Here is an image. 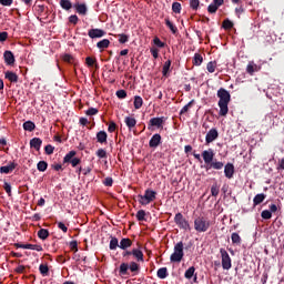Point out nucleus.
<instances>
[{"instance_id":"nucleus-1","label":"nucleus","mask_w":284,"mask_h":284,"mask_svg":"<svg viewBox=\"0 0 284 284\" xmlns=\"http://www.w3.org/2000/svg\"><path fill=\"white\" fill-rule=\"evenodd\" d=\"M217 97L220 98L217 105L220 108V116H227V113L230 112V102L232 101V95L230 94V91H226L224 88H220L217 90Z\"/></svg>"},{"instance_id":"nucleus-2","label":"nucleus","mask_w":284,"mask_h":284,"mask_svg":"<svg viewBox=\"0 0 284 284\" xmlns=\"http://www.w3.org/2000/svg\"><path fill=\"white\" fill-rule=\"evenodd\" d=\"M128 270L132 272L133 276H136V274L141 272V265L136 262H130V264L122 263L119 268L120 276H126V274H130Z\"/></svg>"},{"instance_id":"nucleus-3","label":"nucleus","mask_w":284,"mask_h":284,"mask_svg":"<svg viewBox=\"0 0 284 284\" xmlns=\"http://www.w3.org/2000/svg\"><path fill=\"white\" fill-rule=\"evenodd\" d=\"M211 225H212V223L205 216H197L194 220V230H195V232L205 233V232H207V230H210Z\"/></svg>"},{"instance_id":"nucleus-4","label":"nucleus","mask_w":284,"mask_h":284,"mask_svg":"<svg viewBox=\"0 0 284 284\" xmlns=\"http://www.w3.org/2000/svg\"><path fill=\"white\" fill-rule=\"evenodd\" d=\"M183 248V242H178L174 245L173 253L170 256L171 263H181L183 261V256H185Z\"/></svg>"},{"instance_id":"nucleus-5","label":"nucleus","mask_w":284,"mask_h":284,"mask_svg":"<svg viewBox=\"0 0 284 284\" xmlns=\"http://www.w3.org/2000/svg\"><path fill=\"white\" fill-rule=\"evenodd\" d=\"M138 201L140 205H150V203L156 201V192L146 189L144 195H138Z\"/></svg>"},{"instance_id":"nucleus-6","label":"nucleus","mask_w":284,"mask_h":284,"mask_svg":"<svg viewBox=\"0 0 284 284\" xmlns=\"http://www.w3.org/2000/svg\"><path fill=\"white\" fill-rule=\"evenodd\" d=\"M174 223L178 225L180 230H184V232H192V226L190 225V221L183 216V213H176L174 216Z\"/></svg>"},{"instance_id":"nucleus-7","label":"nucleus","mask_w":284,"mask_h":284,"mask_svg":"<svg viewBox=\"0 0 284 284\" xmlns=\"http://www.w3.org/2000/svg\"><path fill=\"white\" fill-rule=\"evenodd\" d=\"M74 156H77V151H70L64 155L63 163H71L72 168L81 165V159Z\"/></svg>"},{"instance_id":"nucleus-8","label":"nucleus","mask_w":284,"mask_h":284,"mask_svg":"<svg viewBox=\"0 0 284 284\" xmlns=\"http://www.w3.org/2000/svg\"><path fill=\"white\" fill-rule=\"evenodd\" d=\"M221 258H222V267L223 270H232V257L225 248L220 250Z\"/></svg>"},{"instance_id":"nucleus-9","label":"nucleus","mask_w":284,"mask_h":284,"mask_svg":"<svg viewBox=\"0 0 284 284\" xmlns=\"http://www.w3.org/2000/svg\"><path fill=\"white\" fill-rule=\"evenodd\" d=\"M164 123L165 116L152 118L148 123V130H152V128H158V130H162Z\"/></svg>"},{"instance_id":"nucleus-10","label":"nucleus","mask_w":284,"mask_h":284,"mask_svg":"<svg viewBox=\"0 0 284 284\" xmlns=\"http://www.w3.org/2000/svg\"><path fill=\"white\" fill-rule=\"evenodd\" d=\"M202 158L205 165L211 164L214 161V150L209 149L202 152Z\"/></svg>"},{"instance_id":"nucleus-11","label":"nucleus","mask_w":284,"mask_h":284,"mask_svg":"<svg viewBox=\"0 0 284 284\" xmlns=\"http://www.w3.org/2000/svg\"><path fill=\"white\" fill-rule=\"evenodd\" d=\"M88 37H90V39H101L105 37V31L102 29H90L88 31Z\"/></svg>"},{"instance_id":"nucleus-12","label":"nucleus","mask_w":284,"mask_h":284,"mask_svg":"<svg viewBox=\"0 0 284 284\" xmlns=\"http://www.w3.org/2000/svg\"><path fill=\"white\" fill-rule=\"evenodd\" d=\"M219 139V131L216 129H211L205 136V141L207 144L213 143Z\"/></svg>"},{"instance_id":"nucleus-13","label":"nucleus","mask_w":284,"mask_h":284,"mask_svg":"<svg viewBox=\"0 0 284 284\" xmlns=\"http://www.w3.org/2000/svg\"><path fill=\"white\" fill-rule=\"evenodd\" d=\"M160 143H161V134L155 133V134H153V136L149 141V148L156 149V148H159Z\"/></svg>"},{"instance_id":"nucleus-14","label":"nucleus","mask_w":284,"mask_h":284,"mask_svg":"<svg viewBox=\"0 0 284 284\" xmlns=\"http://www.w3.org/2000/svg\"><path fill=\"white\" fill-rule=\"evenodd\" d=\"M3 59L7 65H14V53L12 51H4Z\"/></svg>"},{"instance_id":"nucleus-15","label":"nucleus","mask_w":284,"mask_h":284,"mask_svg":"<svg viewBox=\"0 0 284 284\" xmlns=\"http://www.w3.org/2000/svg\"><path fill=\"white\" fill-rule=\"evenodd\" d=\"M16 169H17V163L10 162L8 165L0 168V174H10V172H12Z\"/></svg>"},{"instance_id":"nucleus-16","label":"nucleus","mask_w":284,"mask_h":284,"mask_svg":"<svg viewBox=\"0 0 284 284\" xmlns=\"http://www.w3.org/2000/svg\"><path fill=\"white\" fill-rule=\"evenodd\" d=\"M224 174H225L226 179H234V164L227 163L224 166Z\"/></svg>"},{"instance_id":"nucleus-17","label":"nucleus","mask_w":284,"mask_h":284,"mask_svg":"<svg viewBox=\"0 0 284 284\" xmlns=\"http://www.w3.org/2000/svg\"><path fill=\"white\" fill-rule=\"evenodd\" d=\"M73 8H75L78 14H82L83 17L88 14V7L85 6V3H75Z\"/></svg>"},{"instance_id":"nucleus-18","label":"nucleus","mask_w":284,"mask_h":284,"mask_svg":"<svg viewBox=\"0 0 284 284\" xmlns=\"http://www.w3.org/2000/svg\"><path fill=\"white\" fill-rule=\"evenodd\" d=\"M224 165L225 164L223 162L214 160L213 162H211L205 168H206V170H223Z\"/></svg>"},{"instance_id":"nucleus-19","label":"nucleus","mask_w":284,"mask_h":284,"mask_svg":"<svg viewBox=\"0 0 284 284\" xmlns=\"http://www.w3.org/2000/svg\"><path fill=\"white\" fill-rule=\"evenodd\" d=\"M43 141L40 138H33L30 140V146L39 152L41 150Z\"/></svg>"},{"instance_id":"nucleus-20","label":"nucleus","mask_w":284,"mask_h":284,"mask_svg":"<svg viewBox=\"0 0 284 284\" xmlns=\"http://www.w3.org/2000/svg\"><path fill=\"white\" fill-rule=\"evenodd\" d=\"M4 78L8 79V81H10V83H19V75H17V73H14L12 71H7L4 73Z\"/></svg>"},{"instance_id":"nucleus-21","label":"nucleus","mask_w":284,"mask_h":284,"mask_svg":"<svg viewBox=\"0 0 284 284\" xmlns=\"http://www.w3.org/2000/svg\"><path fill=\"white\" fill-rule=\"evenodd\" d=\"M97 141H98V143H101V145L108 143V133L105 131L98 132Z\"/></svg>"},{"instance_id":"nucleus-22","label":"nucleus","mask_w":284,"mask_h":284,"mask_svg":"<svg viewBox=\"0 0 284 284\" xmlns=\"http://www.w3.org/2000/svg\"><path fill=\"white\" fill-rule=\"evenodd\" d=\"M120 250H128L129 247H132V240H130L129 237H123L120 241V245H119Z\"/></svg>"},{"instance_id":"nucleus-23","label":"nucleus","mask_w":284,"mask_h":284,"mask_svg":"<svg viewBox=\"0 0 284 284\" xmlns=\"http://www.w3.org/2000/svg\"><path fill=\"white\" fill-rule=\"evenodd\" d=\"M132 256L138 261V263H143L145 260L143 258V251L139 248L132 250Z\"/></svg>"},{"instance_id":"nucleus-24","label":"nucleus","mask_w":284,"mask_h":284,"mask_svg":"<svg viewBox=\"0 0 284 284\" xmlns=\"http://www.w3.org/2000/svg\"><path fill=\"white\" fill-rule=\"evenodd\" d=\"M267 195H265V193H260L256 194L253 199V205L254 207H256V205H261V203H263V201H265Z\"/></svg>"},{"instance_id":"nucleus-25","label":"nucleus","mask_w":284,"mask_h":284,"mask_svg":"<svg viewBox=\"0 0 284 284\" xmlns=\"http://www.w3.org/2000/svg\"><path fill=\"white\" fill-rule=\"evenodd\" d=\"M170 68H172V60H168L164 62L163 68H162V75L168 78L170 77Z\"/></svg>"},{"instance_id":"nucleus-26","label":"nucleus","mask_w":284,"mask_h":284,"mask_svg":"<svg viewBox=\"0 0 284 284\" xmlns=\"http://www.w3.org/2000/svg\"><path fill=\"white\" fill-rule=\"evenodd\" d=\"M260 68L256 63L250 62L246 67L247 74H251V77L254 74V72H258Z\"/></svg>"},{"instance_id":"nucleus-27","label":"nucleus","mask_w":284,"mask_h":284,"mask_svg":"<svg viewBox=\"0 0 284 284\" xmlns=\"http://www.w3.org/2000/svg\"><path fill=\"white\" fill-rule=\"evenodd\" d=\"M124 123L129 128V130H132V128H136V119L132 116H126L124 119Z\"/></svg>"},{"instance_id":"nucleus-28","label":"nucleus","mask_w":284,"mask_h":284,"mask_svg":"<svg viewBox=\"0 0 284 284\" xmlns=\"http://www.w3.org/2000/svg\"><path fill=\"white\" fill-rule=\"evenodd\" d=\"M164 21L165 26L171 30L172 34H176V32H179V28H176V26L170 21V18H165Z\"/></svg>"},{"instance_id":"nucleus-29","label":"nucleus","mask_w":284,"mask_h":284,"mask_svg":"<svg viewBox=\"0 0 284 284\" xmlns=\"http://www.w3.org/2000/svg\"><path fill=\"white\" fill-rule=\"evenodd\" d=\"M133 105L135 110H141V108H143V98H141V95H135Z\"/></svg>"},{"instance_id":"nucleus-30","label":"nucleus","mask_w":284,"mask_h":284,"mask_svg":"<svg viewBox=\"0 0 284 284\" xmlns=\"http://www.w3.org/2000/svg\"><path fill=\"white\" fill-rule=\"evenodd\" d=\"M156 276H158V278H161V280L168 278V276H169L168 267L159 268L156 272Z\"/></svg>"},{"instance_id":"nucleus-31","label":"nucleus","mask_w":284,"mask_h":284,"mask_svg":"<svg viewBox=\"0 0 284 284\" xmlns=\"http://www.w3.org/2000/svg\"><path fill=\"white\" fill-rule=\"evenodd\" d=\"M50 236V231L48 229H40L38 231V237L41 239V241H45Z\"/></svg>"},{"instance_id":"nucleus-32","label":"nucleus","mask_w":284,"mask_h":284,"mask_svg":"<svg viewBox=\"0 0 284 284\" xmlns=\"http://www.w3.org/2000/svg\"><path fill=\"white\" fill-rule=\"evenodd\" d=\"M196 272V267L194 266H190L185 273H184V277L190 281L193 276H194V273Z\"/></svg>"},{"instance_id":"nucleus-33","label":"nucleus","mask_w":284,"mask_h":284,"mask_svg":"<svg viewBox=\"0 0 284 284\" xmlns=\"http://www.w3.org/2000/svg\"><path fill=\"white\" fill-rule=\"evenodd\" d=\"M97 48H99V50H105L106 48H110V40L103 39V40L99 41L97 43Z\"/></svg>"},{"instance_id":"nucleus-34","label":"nucleus","mask_w":284,"mask_h":284,"mask_svg":"<svg viewBox=\"0 0 284 284\" xmlns=\"http://www.w3.org/2000/svg\"><path fill=\"white\" fill-rule=\"evenodd\" d=\"M85 63L89 68H93V65H95V70H99V64H97V59H94L92 57H87Z\"/></svg>"},{"instance_id":"nucleus-35","label":"nucleus","mask_w":284,"mask_h":284,"mask_svg":"<svg viewBox=\"0 0 284 284\" xmlns=\"http://www.w3.org/2000/svg\"><path fill=\"white\" fill-rule=\"evenodd\" d=\"M34 128H37V125L32 121H27L23 123V130H26V132H33Z\"/></svg>"},{"instance_id":"nucleus-36","label":"nucleus","mask_w":284,"mask_h":284,"mask_svg":"<svg viewBox=\"0 0 284 284\" xmlns=\"http://www.w3.org/2000/svg\"><path fill=\"white\" fill-rule=\"evenodd\" d=\"M62 10H72V2L70 0H60Z\"/></svg>"},{"instance_id":"nucleus-37","label":"nucleus","mask_w":284,"mask_h":284,"mask_svg":"<svg viewBox=\"0 0 284 284\" xmlns=\"http://www.w3.org/2000/svg\"><path fill=\"white\" fill-rule=\"evenodd\" d=\"M39 271L42 276H48L50 274V267H48V264H40Z\"/></svg>"},{"instance_id":"nucleus-38","label":"nucleus","mask_w":284,"mask_h":284,"mask_svg":"<svg viewBox=\"0 0 284 284\" xmlns=\"http://www.w3.org/2000/svg\"><path fill=\"white\" fill-rule=\"evenodd\" d=\"M222 28L224 30H232V28H234V22H232V20L230 19H225L223 22H222Z\"/></svg>"},{"instance_id":"nucleus-39","label":"nucleus","mask_w":284,"mask_h":284,"mask_svg":"<svg viewBox=\"0 0 284 284\" xmlns=\"http://www.w3.org/2000/svg\"><path fill=\"white\" fill-rule=\"evenodd\" d=\"M216 61H210L207 64H206V70L207 72H210L211 74H213V72H216Z\"/></svg>"},{"instance_id":"nucleus-40","label":"nucleus","mask_w":284,"mask_h":284,"mask_svg":"<svg viewBox=\"0 0 284 284\" xmlns=\"http://www.w3.org/2000/svg\"><path fill=\"white\" fill-rule=\"evenodd\" d=\"M203 63V55L195 53L193 57V65H201Z\"/></svg>"},{"instance_id":"nucleus-41","label":"nucleus","mask_w":284,"mask_h":284,"mask_svg":"<svg viewBox=\"0 0 284 284\" xmlns=\"http://www.w3.org/2000/svg\"><path fill=\"white\" fill-rule=\"evenodd\" d=\"M27 250H34L36 252H43V246L39 244H26Z\"/></svg>"},{"instance_id":"nucleus-42","label":"nucleus","mask_w":284,"mask_h":284,"mask_svg":"<svg viewBox=\"0 0 284 284\" xmlns=\"http://www.w3.org/2000/svg\"><path fill=\"white\" fill-rule=\"evenodd\" d=\"M231 240L233 245H241V235L239 233H232Z\"/></svg>"},{"instance_id":"nucleus-43","label":"nucleus","mask_w":284,"mask_h":284,"mask_svg":"<svg viewBox=\"0 0 284 284\" xmlns=\"http://www.w3.org/2000/svg\"><path fill=\"white\" fill-rule=\"evenodd\" d=\"M119 239L116 237H111L110 240V244H109V248L110 250H116V247H119Z\"/></svg>"},{"instance_id":"nucleus-44","label":"nucleus","mask_w":284,"mask_h":284,"mask_svg":"<svg viewBox=\"0 0 284 284\" xmlns=\"http://www.w3.org/2000/svg\"><path fill=\"white\" fill-rule=\"evenodd\" d=\"M181 2H173L172 3V12H174L175 14H181Z\"/></svg>"},{"instance_id":"nucleus-45","label":"nucleus","mask_w":284,"mask_h":284,"mask_svg":"<svg viewBox=\"0 0 284 284\" xmlns=\"http://www.w3.org/2000/svg\"><path fill=\"white\" fill-rule=\"evenodd\" d=\"M37 168H38L39 172H45V170H48V162L40 161V162H38Z\"/></svg>"},{"instance_id":"nucleus-46","label":"nucleus","mask_w":284,"mask_h":284,"mask_svg":"<svg viewBox=\"0 0 284 284\" xmlns=\"http://www.w3.org/2000/svg\"><path fill=\"white\" fill-rule=\"evenodd\" d=\"M95 154L98 159H108V151L105 149H99Z\"/></svg>"},{"instance_id":"nucleus-47","label":"nucleus","mask_w":284,"mask_h":284,"mask_svg":"<svg viewBox=\"0 0 284 284\" xmlns=\"http://www.w3.org/2000/svg\"><path fill=\"white\" fill-rule=\"evenodd\" d=\"M192 105H194V100H191L187 104H185L181 111L180 114H185V112L190 111V108H192Z\"/></svg>"},{"instance_id":"nucleus-48","label":"nucleus","mask_w":284,"mask_h":284,"mask_svg":"<svg viewBox=\"0 0 284 284\" xmlns=\"http://www.w3.org/2000/svg\"><path fill=\"white\" fill-rule=\"evenodd\" d=\"M219 192H220V186H219L217 183H214L211 186V194H212V196H219Z\"/></svg>"},{"instance_id":"nucleus-49","label":"nucleus","mask_w":284,"mask_h":284,"mask_svg":"<svg viewBox=\"0 0 284 284\" xmlns=\"http://www.w3.org/2000/svg\"><path fill=\"white\" fill-rule=\"evenodd\" d=\"M85 114H87V116H94V115L99 114V109H97V108H89L85 111Z\"/></svg>"},{"instance_id":"nucleus-50","label":"nucleus","mask_w":284,"mask_h":284,"mask_svg":"<svg viewBox=\"0 0 284 284\" xmlns=\"http://www.w3.org/2000/svg\"><path fill=\"white\" fill-rule=\"evenodd\" d=\"M62 61H64V63H74V57H72V55L69 54V53H65V54L62 57Z\"/></svg>"},{"instance_id":"nucleus-51","label":"nucleus","mask_w":284,"mask_h":284,"mask_svg":"<svg viewBox=\"0 0 284 284\" xmlns=\"http://www.w3.org/2000/svg\"><path fill=\"white\" fill-rule=\"evenodd\" d=\"M217 10H219V7L214 2L209 4L207 7V12H210V14H216Z\"/></svg>"},{"instance_id":"nucleus-52","label":"nucleus","mask_w":284,"mask_h":284,"mask_svg":"<svg viewBox=\"0 0 284 284\" xmlns=\"http://www.w3.org/2000/svg\"><path fill=\"white\" fill-rule=\"evenodd\" d=\"M261 216L265 221H270V219H272V212L268 210H264V211H262Z\"/></svg>"},{"instance_id":"nucleus-53","label":"nucleus","mask_w":284,"mask_h":284,"mask_svg":"<svg viewBox=\"0 0 284 284\" xmlns=\"http://www.w3.org/2000/svg\"><path fill=\"white\" fill-rule=\"evenodd\" d=\"M118 37H119V43H128V41H130V37H128V34L120 33L118 34Z\"/></svg>"},{"instance_id":"nucleus-54","label":"nucleus","mask_w":284,"mask_h":284,"mask_svg":"<svg viewBox=\"0 0 284 284\" xmlns=\"http://www.w3.org/2000/svg\"><path fill=\"white\" fill-rule=\"evenodd\" d=\"M102 183L105 187H112V185H114V180L112 178H105Z\"/></svg>"},{"instance_id":"nucleus-55","label":"nucleus","mask_w":284,"mask_h":284,"mask_svg":"<svg viewBox=\"0 0 284 284\" xmlns=\"http://www.w3.org/2000/svg\"><path fill=\"white\" fill-rule=\"evenodd\" d=\"M145 215H146L145 211L144 210H140V211L136 212L135 216H136L138 221H145Z\"/></svg>"},{"instance_id":"nucleus-56","label":"nucleus","mask_w":284,"mask_h":284,"mask_svg":"<svg viewBox=\"0 0 284 284\" xmlns=\"http://www.w3.org/2000/svg\"><path fill=\"white\" fill-rule=\"evenodd\" d=\"M115 97H118V99H125L128 97V92L123 89L118 90L115 92Z\"/></svg>"},{"instance_id":"nucleus-57","label":"nucleus","mask_w":284,"mask_h":284,"mask_svg":"<svg viewBox=\"0 0 284 284\" xmlns=\"http://www.w3.org/2000/svg\"><path fill=\"white\" fill-rule=\"evenodd\" d=\"M3 190L7 192L8 196H12V185H10V183L4 182Z\"/></svg>"},{"instance_id":"nucleus-58","label":"nucleus","mask_w":284,"mask_h":284,"mask_svg":"<svg viewBox=\"0 0 284 284\" xmlns=\"http://www.w3.org/2000/svg\"><path fill=\"white\" fill-rule=\"evenodd\" d=\"M199 6H201L200 0H191L190 1V8H192V10H199Z\"/></svg>"},{"instance_id":"nucleus-59","label":"nucleus","mask_w":284,"mask_h":284,"mask_svg":"<svg viewBox=\"0 0 284 284\" xmlns=\"http://www.w3.org/2000/svg\"><path fill=\"white\" fill-rule=\"evenodd\" d=\"M69 23L77 26L79 23V17L77 14H72L69 17Z\"/></svg>"},{"instance_id":"nucleus-60","label":"nucleus","mask_w":284,"mask_h":284,"mask_svg":"<svg viewBox=\"0 0 284 284\" xmlns=\"http://www.w3.org/2000/svg\"><path fill=\"white\" fill-rule=\"evenodd\" d=\"M153 43L154 45H156L158 48H165V43L163 41H161V39L159 38H154L153 39Z\"/></svg>"},{"instance_id":"nucleus-61","label":"nucleus","mask_w":284,"mask_h":284,"mask_svg":"<svg viewBox=\"0 0 284 284\" xmlns=\"http://www.w3.org/2000/svg\"><path fill=\"white\" fill-rule=\"evenodd\" d=\"M44 152H45V154H48V155L54 154V146H52L51 144H48V145L44 148Z\"/></svg>"},{"instance_id":"nucleus-62","label":"nucleus","mask_w":284,"mask_h":284,"mask_svg":"<svg viewBox=\"0 0 284 284\" xmlns=\"http://www.w3.org/2000/svg\"><path fill=\"white\" fill-rule=\"evenodd\" d=\"M116 131V123L114 121H111L109 123L108 132L112 133Z\"/></svg>"},{"instance_id":"nucleus-63","label":"nucleus","mask_w":284,"mask_h":284,"mask_svg":"<svg viewBox=\"0 0 284 284\" xmlns=\"http://www.w3.org/2000/svg\"><path fill=\"white\" fill-rule=\"evenodd\" d=\"M58 227L61 230L64 234L68 233V226L63 222H58Z\"/></svg>"},{"instance_id":"nucleus-64","label":"nucleus","mask_w":284,"mask_h":284,"mask_svg":"<svg viewBox=\"0 0 284 284\" xmlns=\"http://www.w3.org/2000/svg\"><path fill=\"white\" fill-rule=\"evenodd\" d=\"M276 170H278V171L284 170V158L278 160V165H277Z\"/></svg>"}]
</instances>
